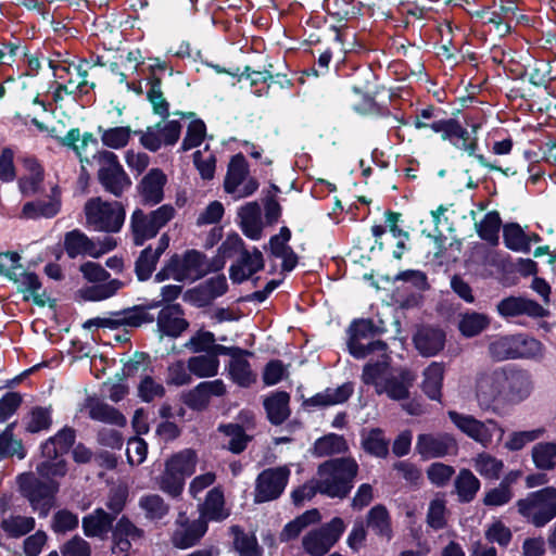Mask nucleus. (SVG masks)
<instances>
[{
    "mask_svg": "<svg viewBox=\"0 0 556 556\" xmlns=\"http://www.w3.org/2000/svg\"><path fill=\"white\" fill-rule=\"evenodd\" d=\"M47 479V481H42L33 473H24L18 477L21 493L40 517L49 515L59 491V483L50 478Z\"/></svg>",
    "mask_w": 556,
    "mask_h": 556,
    "instance_id": "8",
    "label": "nucleus"
},
{
    "mask_svg": "<svg viewBox=\"0 0 556 556\" xmlns=\"http://www.w3.org/2000/svg\"><path fill=\"white\" fill-rule=\"evenodd\" d=\"M502 381L504 380L501 370H495L478 379L476 396L482 409L493 408L495 403H504Z\"/></svg>",
    "mask_w": 556,
    "mask_h": 556,
    "instance_id": "18",
    "label": "nucleus"
},
{
    "mask_svg": "<svg viewBox=\"0 0 556 556\" xmlns=\"http://www.w3.org/2000/svg\"><path fill=\"white\" fill-rule=\"evenodd\" d=\"M139 507L144 511L146 517L151 520H160L169 511V505L157 494L141 496Z\"/></svg>",
    "mask_w": 556,
    "mask_h": 556,
    "instance_id": "54",
    "label": "nucleus"
},
{
    "mask_svg": "<svg viewBox=\"0 0 556 556\" xmlns=\"http://www.w3.org/2000/svg\"><path fill=\"white\" fill-rule=\"evenodd\" d=\"M84 214L89 229L105 233L119 232L126 219V210L122 202L106 201L101 197L87 200Z\"/></svg>",
    "mask_w": 556,
    "mask_h": 556,
    "instance_id": "5",
    "label": "nucleus"
},
{
    "mask_svg": "<svg viewBox=\"0 0 556 556\" xmlns=\"http://www.w3.org/2000/svg\"><path fill=\"white\" fill-rule=\"evenodd\" d=\"M484 536L488 542L497 544L501 547H507L513 539V533L502 521L492 522L485 528Z\"/></svg>",
    "mask_w": 556,
    "mask_h": 556,
    "instance_id": "62",
    "label": "nucleus"
},
{
    "mask_svg": "<svg viewBox=\"0 0 556 556\" xmlns=\"http://www.w3.org/2000/svg\"><path fill=\"white\" fill-rule=\"evenodd\" d=\"M113 521L114 516L105 513L102 508H97L83 518L84 533L89 538H102L112 529Z\"/></svg>",
    "mask_w": 556,
    "mask_h": 556,
    "instance_id": "34",
    "label": "nucleus"
},
{
    "mask_svg": "<svg viewBox=\"0 0 556 556\" xmlns=\"http://www.w3.org/2000/svg\"><path fill=\"white\" fill-rule=\"evenodd\" d=\"M206 351L208 353L189 359V370L198 377H211L217 374L219 363L214 353L215 350Z\"/></svg>",
    "mask_w": 556,
    "mask_h": 556,
    "instance_id": "49",
    "label": "nucleus"
},
{
    "mask_svg": "<svg viewBox=\"0 0 556 556\" xmlns=\"http://www.w3.org/2000/svg\"><path fill=\"white\" fill-rule=\"evenodd\" d=\"M366 525L378 538L390 542L393 538L392 520L389 510L377 504L366 515Z\"/></svg>",
    "mask_w": 556,
    "mask_h": 556,
    "instance_id": "27",
    "label": "nucleus"
},
{
    "mask_svg": "<svg viewBox=\"0 0 556 556\" xmlns=\"http://www.w3.org/2000/svg\"><path fill=\"white\" fill-rule=\"evenodd\" d=\"M496 311L498 315L504 318H513L522 315L531 318H543L548 315V311L539 302L515 295L502 299L496 305Z\"/></svg>",
    "mask_w": 556,
    "mask_h": 556,
    "instance_id": "16",
    "label": "nucleus"
},
{
    "mask_svg": "<svg viewBox=\"0 0 556 556\" xmlns=\"http://www.w3.org/2000/svg\"><path fill=\"white\" fill-rule=\"evenodd\" d=\"M224 493L219 488L212 489L205 498V502L201 505L200 508V517L203 518L206 522L208 520L212 521H222L229 516V513L224 507Z\"/></svg>",
    "mask_w": 556,
    "mask_h": 556,
    "instance_id": "35",
    "label": "nucleus"
},
{
    "mask_svg": "<svg viewBox=\"0 0 556 556\" xmlns=\"http://www.w3.org/2000/svg\"><path fill=\"white\" fill-rule=\"evenodd\" d=\"M226 387L222 380L204 381L182 395L184 403L194 410H203L210 404L212 396H222Z\"/></svg>",
    "mask_w": 556,
    "mask_h": 556,
    "instance_id": "22",
    "label": "nucleus"
},
{
    "mask_svg": "<svg viewBox=\"0 0 556 556\" xmlns=\"http://www.w3.org/2000/svg\"><path fill=\"white\" fill-rule=\"evenodd\" d=\"M348 451V444L342 435L330 433L318 439L314 444V455L318 457L341 454Z\"/></svg>",
    "mask_w": 556,
    "mask_h": 556,
    "instance_id": "50",
    "label": "nucleus"
},
{
    "mask_svg": "<svg viewBox=\"0 0 556 556\" xmlns=\"http://www.w3.org/2000/svg\"><path fill=\"white\" fill-rule=\"evenodd\" d=\"M446 502L443 497L433 498L428 507L427 525L433 530H441L446 526Z\"/></svg>",
    "mask_w": 556,
    "mask_h": 556,
    "instance_id": "61",
    "label": "nucleus"
},
{
    "mask_svg": "<svg viewBox=\"0 0 556 556\" xmlns=\"http://www.w3.org/2000/svg\"><path fill=\"white\" fill-rule=\"evenodd\" d=\"M64 250L70 258H76L78 255L92 257L94 242L80 229H73L64 236Z\"/></svg>",
    "mask_w": 556,
    "mask_h": 556,
    "instance_id": "31",
    "label": "nucleus"
},
{
    "mask_svg": "<svg viewBox=\"0 0 556 556\" xmlns=\"http://www.w3.org/2000/svg\"><path fill=\"white\" fill-rule=\"evenodd\" d=\"M222 352H226L227 350H220ZM233 353L231 354V359L229 362V374L233 381L241 387H249L254 381L256 376L251 369L249 362L245 358V355L241 353L242 350H231Z\"/></svg>",
    "mask_w": 556,
    "mask_h": 556,
    "instance_id": "36",
    "label": "nucleus"
},
{
    "mask_svg": "<svg viewBox=\"0 0 556 556\" xmlns=\"http://www.w3.org/2000/svg\"><path fill=\"white\" fill-rule=\"evenodd\" d=\"M291 469L288 465L267 468L255 480L254 502L265 503L277 500L283 493Z\"/></svg>",
    "mask_w": 556,
    "mask_h": 556,
    "instance_id": "10",
    "label": "nucleus"
},
{
    "mask_svg": "<svg viewBox=\"0 0 556 556\" xmlns=\"http://www.w3.org/2000/svg\"><path fill=\"white\" fill-rule=\"evenodd\" d=\"M395 370L390 366V357L387 354L381 355L376 362H368L363 369L362 379L366 384H372L376 392L380 382H384Z\"/></svg>",
    "mask_w": 556,
    "mask_h": 556,
    "instance_id": "30",
    "label": "nucleus"
},
{
    "mask_svg": "<svg viewBox=\"0 0 556 556\" xmlns=\"http://www.w3.org/2000/svg\"><path fill=\"white\" fill-rule=\"evenodd\" d=\"M502 227L501 215L497 211L488 212L480 223L476 224L478 236L492 245L498 243V233Z\"/></svg>",
    "mask_w": 556,
    "mask_h": 556,
    "instance_id": "42",
    "label": "nucleus"
},
{
    "mask_svg": "<svg viewBox=\"0 0 556 556\" xmlns=\"http://www.w3.org/2000/svg\"><path fill=\"white\" fill-rule=\"evenodd\" d=\"M416 376L407 369H395L393 374L378 387V394H387L391 400H405L409 395Z\"/></svg>",
    "mask_w": 556,
    "mask_h": 556,
    "instance_id": "24",
    "label": "nucleus"
},
{
    "mask_svg": "<svg viewBox=\"0 0 556 556\" xmlns=\"http://www.w3.org/2000/svg\"><path fill=\"white\" fill-rule=\"evenodd\" d=\"M263 406L269 422L279 426L290 417V394L286 391H274L264 397Z\"/></svg>",
    "mask_w": 556,
    "mask_h": 556,
    "instance_id": "25",
    "label": "nucleus"
},
{
    "mask_svg": "<svg viewBox=\"0 0 556 556\" xmlns=\"http://www.w3.org/2000/svg\"><path fill=\"white\" fill-rule=\"evenodd\" d=\"M1 528L8 535L20 538L35 528V519L27 516H10L2 520Z\"/></svg>",
    "mask_w": 556,
    "mask_h": 556,
    "instance_id": "56",
    "label": "nucleus"
},
{
    "mask_svg": "<svg viewBox=\"0 0 556 556\" xmlns=\"http://www.w3.org/2000/svg\"><path fill=\"white\" fill-rule=\"evenodd\" d=\"M161 256L153 252L152 245L144 248L135 262V274L139 281H147L156 268Z\"/></svg>",
    "mask_w": 556,
    "mask_h": 556,
    "instance_id": "52",
    "label": "nucleus"
},
{
    "mask_svg": "<svg viewBox=\"0 0 556 556\" xmlns=\"http://www.w3.org/2000/svg\"><path fill=\"white\" fill-rule=\"evenodd\" d=\"M448 417L463 433L484 447L492 443L494 431L498 428L497 422L492 419L481 421L471 415L460 414L455 410H450Z\"/></svg>",
    "mask_w": 556,
    "mask_h": 556,
    "instance_id": "13",
    "label": "nucleus"
},
{
    "mask_svg": "<svg viewBox=\"0 0 556 556\" xmlns=\"http://www.w3.org/2000/svg\"><path fill=\"white\" fill-rule=\"evenodd\" d=\"M15 426L16 422H11L0 433V459L13 456L23 459L26 456V451L22 440L15 438L14 435Z\"/></svg>",
    "mask_w": 556,
    "mask_h": 556,
    "instance_id": "41",
    "label": "nucleus"
},
{
    "mask_svg": "<svg viewBox=\"0 0 556 556\" xmlns=\"http://www.w3.org/2000/svg\"><path fill=\"white\" fill-rule=\"evenodd\" d=\"M354 393V386L352 382H345L338 388H327L305 401L308 406L328 407L345 403Z\"/></svg>",
    "mask_w": 556,
    "mask_h": 556,
    "instance_id": "28",
    "label": "nucleus"
},
{
    "mask_svg": "<svg viewBox=\"0 0 556 556\" xmlns=\"http://www.w3.org/2000/svg\"><path fill=\"white\" fill-rule=\"evenodd\" d=\"M142 530L137 528L128 518L122 517L113 530L112 553L116 556H129L134 542L142 538Z\"/></svg>",
    "mask_w": 556,
    "mask_h": 556,
    "instance_id": "23",
    "label": "nucleus"
},
{
    "mask_svg": "<svg viewBox=\"0 0 556 556\" xmlns=\"http://www.w3.org/2000/svg\"><path fill=\"white\" fill-rule=\"evenodd\" d=\"M430 128L435 134L441 135L443 141H448L456 150L465 152L468 156L473 157L479 165L488 168L490 172H501L505 176L509 175V168H502L492 164L488 159L478 153L479 139L472 135L462 123L456 118H442L435 119L431 123L416 122V129Z\"/></svg>",
    "mask_w": 556,
    "mask_h": 556,
    "instance_id": "2",
    "label": "nucleus"
},
{
    "mask_svg": "<svg viewBox=\"0 0 556 556\" xmlns=\"http://www.w3.org/2000/svg\"><path fill=\"white\" fill-rule=\"evenodd\" d=\"M167 177L161 168H151L138 184V192L146 205H156L164 199Z\"/></svg>",
    "mask_w": 556,
    "mask_h": 556,
    "instance_id": "21",
    "label": "nucleus"
},
{
    "mask_svg": "<svg viewBox=\"0 0 556 556\" xmlns=\"http://www.w3.org/2000/svg\"><path fill=\"white\" fill-rule=\"evenodd\" d=\"M97 130L101 134L102 144L115 150L125 148L134 134L129 126H117L108 129L98 126Z\"/></svg>",
    "mask_w": 556,
    "mask_h": 556,
    "instance_id": "44",
    "label": "nucleus"
},
{
    "mask_svg": "<svg viewBox=\"0 0 556 556\" xmlns=\"http://www.w3.org/2000/svg\"><path fill=\"white\" fill-rule=\"evenodd\" d=\"M532 460L540 470L556 468V441L536 443L531 451Z\"/></svg>",
    "mask_w": 556,
    "mask_h": 556,
    "instance_id": "43",
    "label": "nucleus"
},
{
    "mask_svg": "<svg viewBox=\"0 0 556 556\" xmlns=\"http://www.w3.org/2000/svg\"><path fill=\"white\" fill-rule=\"evenodd\" d=\"M218 431L230 438L228 450L235 454L243 452L252 440V435L237 426L223 424L218 426Z\"/></svg>",
    "mask_w": 556,
    "mask_h": 556,
    "instance_id": "55",
    "label": "nucleus"
},
{
    "mask_svg": "<svg viewBox=\"0 0 556 556\" xmlns=\"http://www.w3.org/2000/svg\"><path fill=\"white\" fill-rule=\"evenodd\" d=\"M358 472V464L352 457H340L326 460L317 469L316 480L319 493L334 498H344L353 488Z\"/></svg>",
    "mask_w": 556,
    "mask_h": 556,
    "instance_id": "3",
    "label": "nucleus"
},
{
    "mask_svg": "<svg viewBox=\"0 0 556 556\" xmlns=\"http://www.w3.org/2000/svg\"><path fill=\"white\" fill-rule=\"evenodd\" d=\"M235 547L240 556H262V548L257 544V540L253 534H249L233 527Z\"/></svg>",
    "mask_w": 556,
    "mask_h": 556,
    "instance_id": "59",
    "label": "nucleus"
},
{
    "mask_svg": "<svg viewBox=\"0 0 556 556\" xmlns=\"http://www.w3.org/2000/svg\"><path fill=\"white\" fill-rule=\"evenodd\" d=\"M163 303L162 299L152 300L144 304L109 312L105 317L88 319L84 327L86 329L96 327L99 339L105 345H112L111 339L116 343H128L135 329L154 321L149 311L162 306Z\"/></svg>",
    "mask_w": 556,
    "mask_h": 556,
    "instance_id": "1",
    "label": "nucleus"
},
{
    "mask_svg": "<svg viewBox=\"0 0 556 556\" xmlns=\"http://www.w3.org/2000/svg\"><path fill=\"white\" fill-rule=\"evenodd\" d=\"M324 10L338 23V25H332L331 29L336 33V39L339 41H341V30L346 27L348 22L363 14L362 3L353 0H326Z\"/></svg>",
    "mask_w": 556,
    "mask_h": 556,
    "instance_id": "19",
    "label": "nucleus"
},
{
    "mask_svg": "<svg viewBox=\"0 0 556 556\" xmlns=\"http://www.w3.org/2000/svg\"><path fill=\"white\" fill-rule=\"evenodd\" d=\"M346 348H388V344L377 339L380 329L371 318H355L346 329Z\"/></svg>",
    "mask_w": 556,
    "mask_h": 556,
    "instance_id": "14",
    "label": "nucleus"
},
{
    "mask_svg": "<svg viewBox=\"0 0 556 556\" xmlns=\"http://www.w3.org/2000/svg\"><path fill=\"white\" fill-rule=\"evenodd\" d=\"M545 432L546 429L544 427L511 432L505 442V447L509 451H520L527 444L541 439Z\"/></svg>",
    "mask_w": 556,
    "mask_h": 556,
    "instance_id": "58",
    "label": "nucleus"
},
{
    "mask_svg": "<svg viewBox=\"0 0 556 556\" xmlns=\"http://www.w3.org/2000/svg\"><path fill=\"white\" fill-rule=\"evenodd\" d=\"M86 407L89 410V417L93 420L118 427H124L126 425L125 416L106 403L89 397L87 400Z\"/></svg>",
    "mask_w": 556,
    "mask_h": 556,
    "instance_id": "32",
    "label": "nucleus"
},
{
    "mask_svg": "<svg viewBox=\"0 0 556 556\" xmlns=\"http://www.w3.org/2000/svg\"><path fill=\"white\" fill-rule=\"evenodd\" d=\"M24 40L21 37L11 35L10 38L0 39V64H10L4 61L8 56L12 62L21 54H27V46L23 45Z\"/></svg>",
    "mask_w": 556,
    "mask_h": 556,
    "instance_id": "60",
    "label": "nucleus"
},
{
    "mask_svg": "<svg viewBox=\"0 0 556 556\" xmlns=\"http://www.w3.org/2000/svg\"><path fill=\"white\" fill-rule=\"evenodd\" d=\"M206 137V125L203 119H192L188 127L186 136L181 142L180 150L187 152L202 144Z\"/></svg>",
    "mask_w": 556,
    "mask_h": 556,
    "instance_id": "57",
    "label": "nucleus"
},
{
    "mask_svg": "<svg viewBox=\"0 0 556 556\" xmlns=\"http://www.w3.org/2000/svg\"><path fill=\"white\" fill-rule=\"evenodd\" d=\"M491 318L479 312H466L460 315L458 321V331L465 338H473L490 327Z\"/></svg>",
    "mask_w": 556,
    "mask_h": 556,
    "instance_id": "37",
    "label": "nucleus"
},
{
    "mask_svg": "<svg viewBox=\"0 0 556 556\" xmlns=\"http://www.w3.org/2000/svg\"><path fill=\"white\" fill-rule=\"evenodd\" d=\"M130 231L132 243L142 247L148 240L157 236L159 231L151 223L150 217L141 208H136L130 216Z\"/></svg>",
    "mask_w": 556,
    "mask_h": 556,
    "instance_id": "29",
    "label": "nucleus"
},
{
    "mask_svg": "<svg viewBox=\"0 0 556 556\" xmlns=\"http://www.w3.org/2000/svg\"><path fill=\"white\" fill-rule=\"evenodd\" d=\"M320 514L317 509H311L290 521L285 526L280 533V541L288 542L295 539L304 528L319 521Z\"/></svg>",
    "mask_w": 556,
    "mask_h": 556,
    "instance_id": "46",
    "label": "nucleus"
},
{
    "mask_svg": "<svg viewBox=\"0 0 556 556\" xmlns=\"http://www.w3.org/2000/svg\"><path fill=\"white\" fill-rule=\"evenodd\" d=\"M75 440L76 431L66 426L42 442L40 451L43 460L37 465V473L42 478L65 476L66 462L61 457L71 450Z\"/></svg>",
    "mask_w": 556,
    "mask_h": 556,
    "instance_id": "4",
    "label": "nucleus"
},
{
    "mask_svg": "<svg viewBox=\"0 0 556 556\" xmlns=\"http://www.w3.org/2000/svg\"><path fill=\"white\" fill-rule=\"evenodd\" d=\"M93 159L100 164L97 178L103 190L121 198L131 187V179L121 164L118 156L109 150L98 151Z\"/></svg>",
    "mask_w": 556,
    "mask_h": 556,
    "instance_id": "7",
    "label": "nucleus"
},
{
    "mask_svg": "<svg viewBox=\"0 0 556 556\" xmlns=\"http://www.w3.org/2000/svg\"><path fill=\"white\" fill-rule=\"evenodd\" d=\"M185 311L180 304H166L157 315V329L161 336L178 338L189 327V321L182 316Z\"/></svg>",
    "mask_w": 556,
    "mask_h": 556,
    "instance_id": "20",
    "label": "nucleus"
},
{
    "mask_svg": "<svg viewBox=\"0 0 556 556\" xmlns=\"http://www.w3.org/2000/svg\"><path fill=\"white\" fill-rule=\"evenodd\" d=\"M126 455L127 460L131 466L141 465L148 455L147 442L139 437L129 439L127 442Z\"/></svg>",
    "mask_w": 556,
    "mask_h": 556,
    "instance_id": "63",
    "label": "nucleus"
},
{
    "mask_svg": "<svg viewBox=\"0 0 556 556\" xmlns=\"http://www.w3.org/2000/svg\"><path fill=\"white\" fill-rule=\"evenodd\" d=\"M415 450L422 459L442 458L457 454L458 444L455 438L446 432L422 433L417 437Z\"/></svg>",
    "mask_w": 556,
    "mask_h": 556,
    "instance_id": "11",
    "label": "nucleus"
},
{
    "mask_svg": "<svg viewBox=\"0 0 556 556\" xmlns=\"http://www.w3.org/2000/svg\"><path fill=\"white\" fill-rule=\"evenodd\" d=\"M78 516L67 509L56 511L52 519V529L55 533H65L78 527Z\"/></svg>",
    "mask_w": 556,
    "mask_h": 556,
    "instance_id": "64",
    "label": "nucleus"
},
{
    "mask_svg": "<svg viewBox=\"0 0 556 556\" xmlns=\"http://www.w3.org/2000/svg\"><path fill=\"white\" fill-rule=\"evenodd\" d=\"M442 380L443 367L440 364L433 363L425 370L422 390L429 399L440 401Z\"/></svg>",
    "mask_w": 556,
    "mask_h": 556,
    "instance_id": "51",
    "label": "nucleus"
},
{
    "mask_svg": "<svg viewBox=\"0 0 556 556\" xmlns=\"http://www.w3.org/2000/svg\"><path fill=\"white\" fill-rule=\"evenodd\" d=\"M147 81L149 85L147 99L152 105L153 113L163 119L167 118L170 114L169 103L162 91V78L157 75H150Z\"/></svg>",
    "mask_w": 556,
    "mask_h": 556,
    "instance_id": "39",
    "label": "nucleus"
},
{
    "mask_svg": "<svg viewBox=\"0 0 556 556\" xmlns=\"http://www.w3.org/2000/svg\"><path fill=\"white\" fill-rule=\"evenodd\" d=\"M207 531V523L203 518L189 520L185 513H179L176 519V529L172 535L174 546L185 549L200 542Z\"/></svg>",
    "mask_w": 556,
    "mask_h": 556,
    "instance_id": "15",
    "label": "nucleus"
},
{
    "mask_svg": "<svg viewBox=\"0 0 556 556\" xmlns=\"http://www.w3.org/2000/svg\"><path fill=\"white\" fill-rule=\"evenodd\" d=\"M361 444L366 453L375 457L384 458L389 454V440L380 428L363 429Z\"/></svg>",
    "mask_w": 556,
    "mask_h": 556,
    "instance_id": "33",
    "label": "nucleus"
},
{
    "mask_svg": "<svg viewBox=\"0 0 556 556\" xmlns=\"http://www.w3.org/2000/svg\"><path fill=\"white\" fill-rule=\"evenodd\" d=\"M503 241L508 250L527 253L526 232L518 223L503 226Z\"/></svg>",
    "mask_w": 556,
    "mask_h": 556,
    "instance_id": "53",
    "label": "nucleus"
},
{
    "mask_svg": "<svg viewBox=\"0 0 556 556\" xmlns=\"http://www.w3.org/2000/svg\"><path fill=\"white\" fill-rule=\"evenodd\" d=\"M475 469L485 479L497 480L504 468V463L489 453H480L473 459Z\"/></svg>",
    "mask_w": 556,
    "mask_h": 556,
    "instance_id": "47",
    "label": "nucleus"
},
{
    "mask_svg": "<svg viewBox=\"0 0 556 556\" xmlns=\"http://www.w3.org/2000/svg\"><path fill=\"white\" fill-rule=\"evenodd\" d=\"M518 513L535 527H543L556 517V489L546 486L529 493L517 503Z\"/></svg>",
    "mask_w": 556,
    "mask_h": 556,
    "instance_id": "6",
    "label": "nucleus"
},
{
    "mask_svg": "<svg viewBox=\"0 0 556 556\" xmlns=\"http://www.w3.org/2000/svg\"><path fill=\"white\" fill-rule=\"evenodd\" d=\"M503 372L504 403L518 404L528 399L533 386L530 376L522 370H501Z\"/></svg>",
    "mask_w": 556,
    "mask_h": 556,
    "instance_id": "17",
    "label": "nucleus"
},
{
    "mask_svg": "<svg viewBox=\"0 0 556 556\" xmlns=\"http://www.w3.org/2000/svg\"><path fill=\"white\" fill-rule=\"evenodd\" d=\"M0 275L5 276L16 285L17 291L24 294V300L31 299L33 303L40 307L46 305V300L39 293L42 285L36 273L24 270L22 265L7 268L0 263Z\"/></svg>",
    "mask_w": 556,
    "mask_h": 556,
    "instance_id": "12",
    "label": "nucleus"
},
{
    "mask_svg": "<svg viewBox=\"0 0 556 556\" xmlns=\"http://www.w3.org/2000/svg\"><path fill=\"white\" fill-rule=\"evenodd\" d=\"M52 410L50 407L36 406L24 418L25 431L38 433L49 430L52 425Z\"/></svg>",
    "mask_w": 556,
    "mask_h": 556,
    "instance_id": "45",
    "label": "nucleus"
},
{
    "mask_svg": "<svg viewBox=\"0 0 556 556\" xmlns=\"http://www.w3.org/2000/svg\"><path fill=\"white\" fill-rule=\"evenodd\" d=\"M250 174V166L245 156L239 152L230 157L224 179V190L228 194L235 193Z\"/></svg>",
    "mask_w": 556,
    "mask_h": 556,
    "instance_id": "26",
    "label": "nucleus"
},
{
    "mask_svg": "<svg viewBox=\"0 0 556 556\" xmlns=\"http://www.w3.org/2000/svg\"><path fill=\"white\" fill-rule=\"evenodd\" d=\"M346 526L342 518L334 517L328 523L308 531L302 540L304 551L311 556H324L339 541Z\"/></svg>",
    "mask_w": 556,
    "mask_h": 556,
    "instance_id": "9",
    "label": "nucleus"
},
{
    "mask_svg": "<svg viewBox=\"0 0 556 556\" xmlns=\"http://www.w3.org/2000/svg\"><path fill=\"white\" fill-rule=\"evenodd\" d=\"M198 463V454L192 448H184L170 457H168L165 462V465L187 478L193 475L195 471Z\"/></svg>",
    "mask_w": 556,
    "mask_h": 556,
    "instance_id": "40",
    "label": "nucleus"
},
{
    "mask_svg": "<svg viewBox=\"0 0 556 556\" xmlns=\"http://www.w3.org/2000/svg\"><path fill=\"white\" fill-rule=\"evenodd\" d=\"M480 486V480L469 469H460L454 480L455 492L460 503L473 501Z\"/></svg>",
    "mask_w": 556,
    "mask_h": 556,
    "instance_id": "38",
    "label": "nucleus"
},
{
    "mask_svg": "<svg viewBox=\"0 0 556 556\" xmlns=\"http://www.w3.org/2000/svg\"><path fill=\"white\" fill-rule=\"evenodd\" d=\"M185 483L186 478L170 470L166 465L164 471L156 478L157 488L174 498L181 495Z\"/></svg>",
    "mask_w": 556,
    "mask_h": 556,
    "instance_id": "48",
    "label": "nucleus"
}]
</instances>
